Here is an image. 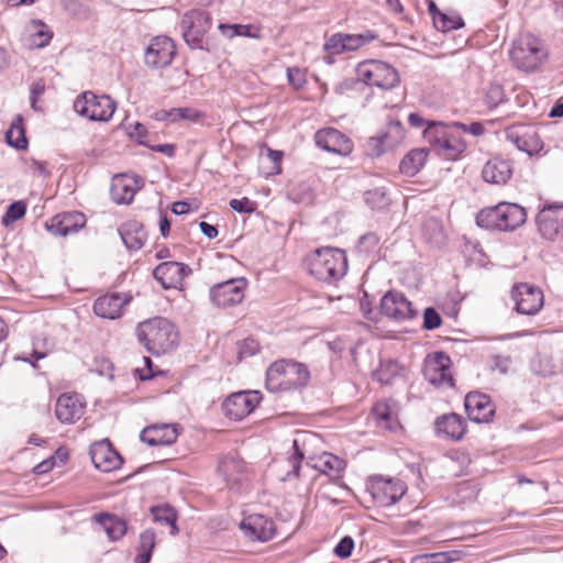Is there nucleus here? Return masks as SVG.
Here are the masks:
<instances>
[{
    "instance_id": "58836bf2",
    "label": "nucleus",
    "mask_w": 563,
    "mask_h": 563,
    "mask_svg": "<svg viewBox=\"0 0 563 563\" xmlns=\"http://www.w3.org/2000/svg\"><path fill=\"white\" fill-rule=\"evenodd\" d=\"M34 32L31 34V47L42 48L49 44L53 38V32L41 20L34 19L31 21Z\"/></svg>"
},
{
    "instance_id": "cd10ccee",
    "label": "nucleus",
    "mask_w": 563,
    "mask_h": 563,
    "mask_svg": "<svg viewBox=\"0 0 563 563\" xmlns=\"http://www.w3.org/2000/svg\"><path fill=\"white\" fill-rule=\"evenodd\" d=\"M143 442L151 446L170 445L178 438L176 424H153L144 428L140 434Z\"/></svg>"
},
{
    "instance_id": "72a5a7b5",
    "label": "nucleus",
    "mask_w": 563,
    "mask_h": 563,
    "mask_svg": "<svg viewBox=\"0 0 563 563\" xmlns=\"http://www.w3.org/2000/svg\"><path fill=\"white\" fill-rule=\"evenodd\" d=\"M428 157V152L424 148H415L404 156L399 164L401 174L412 177L417 175L423 167Z\"/></svg>"
},
{
    "instance_id": "6e6d98bb",
    "label": "nucleus",
    "mask_w": 563,
    "mask_h": 563,
    "mask_svg": "<svg viewBox=\"0 0 563 563\" xmlns=\"http://www.w3.org/2000/svg\"><path fill=\"white\" fill-rule=\"evenodd\" d=\"M457 132L468 133L473 136H481L485 133V128L481 122H472L471 124L462 122H452Z\"/></svg>"
},
{
    "instance_id": "4be33fe9",
    "label": "nucleus",
    "mask_w": 563,
    "mask_h": 563,
    "mask_svg": "<svg viewBox=\"0 0 563 563\" xmlns=\"http://www.w3.org/2000/svg\"><path fill=\"white\" fill-rule=\"evenodd\" d=\"M86 224V217L79 211L63 212L54 216L47 223V231L55 236H67L78 232Z\"/></svg>"
},
{
    "instance_id": "f704fd0d",
    "label": "nucleus",
    "mask_w": 563,
    "mask_h": 563,
    "mask_svg": "<svg viewBox=\"0 0 563 563\" xmlns=\"http://www.w3.org/2000/svg\"><path fill=\"white\" fill-rule=\"evenodd\" d=\"M95 518L96 521L104 528L111 540H119L126 533L128 527L125 520L115 515L100 512L97 514Z\"/></svg>"
},
{
    "instance_id": "680f3d73",
    "label": "nucleus",
    "mask_w": 563,
    "mask_h": 563,
    "mask_svg": "<svg viewBox=\"0 0 563 563\" xmlns=\"http://www.w3.org/2000/svg\"><path fill=\"white\" fill-rule=\"evenodd\" d=\"M152 118L156 121H166L169 123H175L177 122L176 108H172L169 110H157L153 113Z\"/></svg>"
},
{
    "instance_id": "c03bdc74",
    "label": "nucleus",
    "mask_w": 563,
    "mask_h": 563,
    "mask_svg": "<svg viewBox=\"0 0 563 563\" xmlns=\"http://www.w3.org/2000/svg\"><path fill=\"white\" fill-rule=\"evenodd\" d=\"M343 36L346 52L356 51L365 44L377 38V34L373 31H366L361 34L343 33Z\"/></svg>"
},
{
    "instance_id": "09e8293b",
    "label": "nucleus",
    "mask_w": 563,
    "mask_h": 563,
    "mask_svg": "<svg viewBox=\"0 0 563 563\" xmlns=\"http://www.w3.org/2000/svg\"><path fill=\"white\" fill-rule=\"evenodd\" d=\"M505 91L504 88L498 84H493L487 88L485 93V104L489 108H496L498 104L504 102Z\"/></svg>"
},
{
    "instance_id": "2eb2a0df",
    "label": "nucleus",
    "mask_w": 563,
    "mask_h": 563,
    "mask_svg": "<svg viewBox=\"0 0 563 563\" xmlns=\"http://www.w3.org/2000/svg\"><path fill=\"white\" fill-rule=\"evenodd\" d=\"M176 45L170 37L155 36L145 51V64L151 68H164L172 64Z\"/></svg>"
},
{
    "instance_id": "774afa93",
    "label": "nucleus",
    "mask_w": 563,
    "mask_h": 563,
    "mask_svg": "<svg viewBox=\"0 0 563 563\" xmlns=\"http://www.w3.org/2000/svg\"><path fill=\"white\" fill-rule=\"evenodd\" d=\"M199 228L201 232L210 240L216 239L218 236L219 231L216 225L202 221L199 223Z\"/></svg>"
},
{
    "instance_id": "37998d69",
    "label": "nucleus",
    "mask_w": 563,
    "mask_h": 563,
    "mask_svg": "<svg viewBox=\"0 0 563 563\" xmlns=\"http://www.w3.org/2000/svg\"><path fill=\"white\" fill-rule=\"evenodd\" d=\"M365 202L375 210H385L390 203L387 191L384 188H374L365 192Z\"/></svg>"
},
{
    "instance_id": "6e6552de",
    "label": "nucleus",
    "mask_w": 563,
    "mask_h": 563,
    "mask_svg": "<svg viewBox=\"0 0 563 563\" xmlns=\"http://www.w3.org/2000/svg\"><path fill=\"white\" fill-rule=\"evenodd\" d=\"M356 71L358 78L368 86L388 90L399 82L397 70L389 64L380 60L372 59L360 63Z\"/></svg>"
},
{
    "instance_id": "dca6fc26",
    "label": "nucleus",
    "mask_w": 563,
    "mask_h": 563,
    "mask_svg": "<svg viewBox=\"0 0 563 563\" xmlns=\"http://www.w3.org/2000/svg\"><path fill=\"white\" fill-rule=\"evenodd\" d=\"M258 391H239L230 395L222 404L223 412L233 420H242L260 404Z\"/></svg>"
},
{
    "instance_id": "603ef678",
    "label": "nucleus",
    "mask_w": 563,
    "mask_h": 563,
    "mask_svg": "<svg viewBox=\"0 0 563 563\" xmlns=\"http://www.w3.org/2000/svg\"><path fill=\"white\" fill-rule=\"evenodd\" d=\"M442 323L440 313L433 308L428 307L423 311V328L426 330L438 329Z\"/></svg>"
},
{
    "instance_id": "49530a36",
    "label": "nucleus",
    "mask_w": 563,
    "mask_h": 563,
    "mask_svg": "<svg viewBox=\"0 0 563 563\" xmlns=\"http://www.w3.org/2000/svg\"><path fill=\"white\" fill-rule=\"evenodd\" d=\"M398 375V364L393 360L382 361L379 367L374 372L375 378L385 385L393 383V379Z\"/></svg>"
},
{
    "instance_id": "a19ab883",
    "label": "nucleus",
    "mask_w": 563,
    "mask_h": 563,
    "mask_svg": "<svg viewBox=\"0 0 563 563\" xmlns=\"http://www.w3.org/2000/svg\"><path fill=\"white\" fill-rule=\"evenodd\" d=\"M345 461L331 454L323 453L319 459V465L317 466L322 473L332 474L335 477H340L341 473L345 468Z\"/></svg>"
},
{
    "instance_id": "0eeeda50",
    "label": "nucleus",
    "mask_w": 563,
    "mask_h": 563,
    "mask_svg": "<svg viewBox=\"0 0 563 563\" xmlns=\"http://www.w3.org/2000/svg\"><path fill=\"white\" fill-rule=\"evenodd\" d=\"M117 108L115 101L107 95L85 91L74 102L75 111L90 121H109Z\"/></svg>"
},
{
    "instance_id": "39448f33",
    "label": "nucleus",
    "mask_w": 563,
    "mask_h": 563,
    "mask_svg": "<svg viewBox=\"0 0 563 563\" xmlns=\"http://www.w3.org/2000/svg\"><path fill=\"white\" fill-rule=\"evenodd\" d=\"M527 220L525 208L517 203L500 202L482 209L476 216V223L487 230L512 231Z\"/></svg>"
},
{
    "instance_id": "338daca9",
    "label": "nucleus",
    "mask_w": 563,
    "mask_h": 563,
    "mask_svg": "<svg viewBox=\"0 0 563 563\" xmlns=\"http://www.w3.org/2000/svg\"><path fill=\"white\" fill-rule=\"evenodd\" d=\"M267 157L274 164L272 169L276 174L280 173V163H282V158H283V152L267 148Z\"/></svg>"
},
{
    "instance_id": "de8ad7c7",
    "label": "nucleus",
    "mask_w": 563,
    "mask_h": 563,
    "mask_svg": "<svg viewBox=\"0 0 563 563\" xmlns=\"http://www.w3.org/2000/svg\"><path fill=\"white\" fill-rule=\"evenodd\" d=\"M26 212V203L24 201H14L11 205H9L3 218L2 223L4 225H9L10 223H13L20 219H22L25 216Z\"/></svg>"
},
{
    "instance_id": "ddd939ff",
    "label": "nucleus",
    "mask_w": 563,
    "mask_h": 563,
    "mask_svg": "<svg viewBox=\"0 0 563 563\" xmlns=\"http://www.w3.org/2000/svg\"><path fill=\"white\" fill-rule=\"evenodd\" d=\"M536 222L540 234L550 241L563 235V203L544 205L538 212Z\"/></svg>"
},
{
    "instance_id": "e2e57ef3",
    "label": "nucleus",
    "mask_w": 563,
    "mask_h": 563,
    "mask_svg": "<svg viewBox=\"0 0 563 563\" xmlns=\"http://www.w3.org/2000/svg\"><path fill=\"white\" fill-rule=\"evenodd\" d=\"M258 351V344L256 341L252 339H246L243 341L240 347V356L241 357H247L256 354Z\"/></svg>"
},
{
    "instance_id": "5fc2aeb1",
    "label": "nucleus",
    "mask_w": 563,
    "mask_h": 563,
    "mask_svg": "<svg viewBox=\"0 0 563 563\" xmlns=\"http://www.w3.org/2000/svg\"><path fill=\"white\" fill-rule=\"evenodd\" d=\"M128 134L131 139L135 140L139 144L147 145L146 137H147L148 132L144 124H142L140 122L129 124Z\"/></svg>"
},
{
    "instance_id": "e433bc0d",
    "label": "nucleus",
    "mask_w": 563,
    "mask_h": 563,
    "mask_svg": "<svg viewBox=\"0 0 563 563\" xmlns=\"http://www.w3.org/2000/svg\"><path fill=\"white\" fill-rule=\"evenodd\" d=\"M292 449H294V452L286 460L285 465H284L285 473H280V479L283 482L290 481L291 478H297L299 476L301 461L305 457V453L299 446L298 439H295L292 441Z\"/></svg>"
},
{
    "instance_id": "6ab92c4d",
    "label": "nucleus",
    "mask_w": 563,
    "mask_h": 563,
    "mask_svg": "<svg viewBox=\"0 0 563 563\" xmlns=\"http://www.w3.org/2000/svg\"><path fill=\"white\" fill-rule=\"evenodd\" d=\"M190 273V267L184 263L164 262L154 268L153 276L163 288L170 289L178 288Z\"/></svg>"
},
{
    "instance_id": "864d4df0",
    "label": "nucleus",
    "mask_w": 563,
    "mask_h": 563,
    "mask_svg": "<svg viewBox=\"0 0 563 563\" xmlns=\"http://www.w3.org/2000/svg\"><path fill=\"white\" fill-rule=\"evenodd\" d=\"M232 210L239 213H252L256 210V202L243 197L241 199H231L229 202Z\"/></svg>"
},
{
    "instance_id": "7c9ffc66",
    "label": "nucleus",
    "mask_w": 563,
    "mask_h": 563,
    "mask_svg": "<svg viewBox=\"0 0 563 563\" xmlns=\"http://www.w3.org/2000/svg\"><path fill=\"white\" fill-rule=\"evenodd\" d=\"M438 435L452 440H461L466 431V423L456 413L443 415L435 420Z\"/></svg>"
},
{
    "instance_id": "f8f14e48",
    "label": "nucleus",
    "mask_w": 563,
    "mask_h": 563,
    "mask_svg": "<svg viewBox=\"0 0 563 563\" xmlns=\"http://www.w3.org/2000/svg\"><path fill=\"white\" fill-rule=\"evenodd\" d=\"M245 278H231L213 285L210 288L209 297L214 306L227 308L242 302L245 296Z\"/></svg>"
},
{
    "instance_id": "473e14b6",
    "label": "nucleus",
    "mask_w": 563,
    "mask_h": 563,
    "mask_svg": "<svg viewBox=\"0 0 563 563\" xmlns=\"http://www.w3.org/2000/svg\"><path fill=\"white\" fill-rule=\"evenodd\" d=\"M507 136L519 151H522L530 156L539 153L543 148V143L534 131L525 132L523 134L508 132Z\"/></svg>"
},
{
    "instance_id": "13d9d810",
    "label": "nucleus",
    "mask_w": 563,
    "mask_h": 563,
    "mask_svg": "<svg viewBox=\"0 0 563 563\" xmlns=\"http://www.w3.org/2000/svg\"><path fill=\"white\" fill-rule=\"evenodd\" d=\"M354 548V541L351 537L346 536L340 540V542L334 548V553L341 558L346 559L352 554Z\"/></svg>"
},
{
    "instance_id": "ea45409f",
    "label": "nucleus",
    "mask_w": 563,
    "mask_h": 563,
    "mask_svg": "<svg viewBox=\"0 0 563 563\" xmlns=\"http://www.w3.org/2000/svg\"><path fill=\"white\" fill-rule=\"evenodd\" d=\"M433 24L437 30L445 33L463 27L464 21L457 13L448 14L441 11H437L434 14Z\"/></svg>"
},
{
    "instance_id": "423d86ee",
    "label": "nucleus",
    "mask_w": 563,
    "mask_h": 563,
    "mask_svg": "<svg viewBox=\"0 0 563 563\" xmlns=\"http://www.w3.org/2000/svg\"><path fill=\"white\" fill-rule=\"evenodd\" d=\"M509 54L514 65L523 71L537 69L547 56L540 40L531 34L517 38Z\"/></svg>"
},
{
    "instance_id": "c9c22d12",
    "label": "nucleus",
    "mask_w": 563,
    "mask_h": 563,
    "mask_svg": "<svg viewBox=\"0 0 563 563\" xmlns=\"http://www.w3.org/2000/svg\"><path fill=\"white\" fill-rule=\"evenodd\" d=\"M151 514L155 522L168 526L170 528V534L176 536L178 533L177 527V511L168 504L158 505L151 507Z\"/></svg>"
},
{
    "instance_id": "69168bd1",
    "label": "nucleus",
    "mask_w": 563,
    "mask_h": 563,
    "mask_svg": "<svg viewBox=\"0 0 563 563\" xmlns=\"http://www.w3.org/2000/svg\"><path fill=\"white\" fill-rule=\"evenodd\" d=\"M433 556L434 563H450L457 559L456 551H448V552H434L431 553Z\"/></svg>"
},
{
    "instance_id": "9b49d317",
    "label": "nucleus",
    "mask_w": 563,
    "mask_h": 563,
    "mask_svg": "<svg viewBox=\"0 0 563 563\" xmlns=\"http://www.w3.org/2000/svg\"><path fill=\"white\" fill-rule=\"evenodd\" d=\"M451 366L452 361L445 352H435L424 360L423 376L435 387H453L454 378Z\"/></svg>"
},
{
    "instance_id": "b1692460",
    "label": "nucleus",
    "mask_w": 563,
    "mask_h": 563,
    "mask_svg": "<svg viewBox=\"0 0 563 563\" xmlns=\"http://www.w3.org/2000/svg\"><path fill=\"white\" fill-rule=\"evenodd\" d=\"M85 410L82 396L74 394H63L58 397L55 406L56 418L62 423H74L81 418Z\"/></svg>"
},
{
    "instance_id": "8fccbe9b",
    "label": "nucleus",
    "mask_w": 563,
    "mask_h": 563,
    "mask_svg": "<svg viewBox=\"0 0 563 563\" xmlns=\"http://www.w3.org/2000/svg\"><path fill=\"white\" fill-rule=\"evenodd\" d=\"M323 48L325 52L333 54V55H338V54H342V53L346 52L343 33L332 34L325 41Z\"/></svg>"
},
{
    "instance_id": "a878e982",
    "label": "nucleus",
    "mask_w": 563,
    "mask_h": 563,
    "mask_svg": "<svg viewBox=\"0 0 563 563\" xmlns=\"http://www.w3.org/2000/svg\"><path fill=\"white\" fill-rule=\"evenodd\" d=\"M131 299V296L120 292L101 296L95 300L93 312L103 319L114 320L121 316L123 307Z\"/></svg>"
},
{
    "instance_id": "0e129e2a",
    "label": "nucleus",
    "mask_w": 563,
    "mask_h": 563,
    "mask_svg": "<svg viewBox=\"0 0 563 563\" xmlns=\"http://www.w3.org/2000/svg\"><path fill=\"white\" fill-rule=\"evenodd\" d=\"M373 412L378 420L389 421L391 419V412L388 406L384 402H377L373 407Z\"/></svg>"
},
{
    "instance_id": "aec40b11",
    "label": "nucleus",
    "mask_w": 563,
    "mask_h": 563,
    "mask_svg": "<svg viewBox=\"0 0 563 563\" xmlns=\"http://www.w3.org/2000/svg\"><path fill=\"white\" fill-rule=\"evenodd\" d=\"M89 454L95 467L104 473L118 470L123 462V459L112 448L109 440L93 443Z\"/></svg>"
},
{
    "instance_id": "4d7b16f0",
    "label": "nucleus",
    "mask_w": 563,
    "mask_h": 563,
    "mask_svg": "<svg viewBox=\"0 0 563 563\" xmlns=\"http://www.w3.org/2000/svg\"><path fill=\"white\" fill-rule=\"evenodd\" d=\"M177 113V122L180 120H186L189 122H198L200 121L205 114L199 110L190 107L185 108H176Z\"/></svg>"
},
{
    "instance_id": "20e7f679",
    "label": "nucleus",
    "mask_w": 563,
    "mask_h": 563,
    "mask_svg": "<svg viewBox=\"0 0 563 563\" xmlns=\"http://www.w3.org/2000/svg\"><path fill=\"white\" fill-rule=\"evenodd\" d=\"M423 137L439 156L449 161H456L467 148L461 132L452 123L429 121Z\"/></svg>"
},
{
    "instance_id": "2f4dec72",
    "label": "nucleus",
    "mask_w": 563,
    "mask_h": 563,
    "mask_svg": "<svg viewBox=\"0 0 563 563\" xmlns=\"http://www.w3.org/2000/svg\"><path fill=\"white\" fill-rule=\"evenodd\" d=\"M119 234L123 244L130 251H139L143 247L146 240V232L141 222L131 220L119 228Z\"/></svg>"
},
{
    "instance_id": "f03ea898",
    "label": "nucleus",
    "mask_w": 563,
    "mask_h": 563,
    "mask_svg": "<svg viewBox=\"0 0 563 563\" xmlns=\"http://www.w3.org/2000/svg\"><path fill=\"white\" fill-rule=\"evenodd\" d=\"M310 380L308 367L295 360H277L266 371L265 386L272 393L291 391L306 387Z\"/></svg>"
},
{
    "instance_id": "f3484780",
    "label": "nucleus",
    "mask_w": 563,
    "mask_h": 563,
    "mask_svg": "<svg viewBox=\"0 0 563 563\" xmlns=\"http://www.w3.org/2000/svg\"><path fill=\"white\" fill-rule=\"evenodd\" d=\"M511 297L516 303V311L521 314L533 316L543 306L542 291L528 284H520L512 288Z\"/></svg>"
},
{
    "instance_id": "c756f323",
    "label": "nucleus",
    "mask_w": 563,
    "mask_h": 563,
    "mask_svg": "<svg viewBox=\"0 0 563 563\" xmlns=\"http://www.w3.org/2000/svg\"><path fill=\"white\" fill-rule=\"evenodd\" d=\"M512 176V166L509 161L500 157L489 159L482 169V177L486 183L505 185Z\"/></svg>"
},
{
    "instance_id": "79ce46f5",
    "label": "nucleus",
    "mask_w": 563,
    "mask_h": 563,
    "mask_svg": "<svg viewBox=\"0 0 563 563\" xmlns=\"http://www.w3.org/2000/svg\"><path fill=\"white\" fill-rule=\"evenodd\" d=\"M7 143L16 148L24 150L27 146V139L25 136V130L22 125V120L19 118L18 122H13L10 129L5 133Z\"/></svg>"
},
{
    "instance_id": "a18cd8bd",
    "label": "nucleus",
    "mask_w": 563,
    "mask_h": 563,
    "mask_svg": "<svg viewBox=\"0 0 563 563\" xmlns=\"http://www.w3.org/2000/svg\"><path fill=\"white\" fill-rule=\"evenodd\" d=\"M218 29L228 38H233L234 36L258 37L256 33L252 32L253 26L250 24L220 23Z\"/></svg>"
},
{
    "instance_id": "bb28decb",
    "label": "nucleus",
    "mask_w": 563,
    "mask_h": 563,
    "mask_svg": "<svg viewBox=\"0 0 563 563\" xmlns=\"http://www.w3.org/2000/svg\"><path fill=\"white\" fill-rule=\"evenodd\" d=\"M404 137L405 128L402 123L399 120H390L382 135L369 140V143H373L375 147L373 154L376 156L382 155L386 150L397 146Z\"/></svg>"
},
{
    "instance_id": "c85d7f7f",
    "label": "nucleus",
    "mask_w": 563,
    "mask_h": 563,
    "mask_svg": "<svg viewBox=\"0 0 563 563\" xmlns=\"http://www.w3.org/2000/svg\"><path fill=\"white\" fill-rule=\"evenodd\" d=\"M218 472L231 488L238 485L246 472V465L236 452L223 455L218 464Z\"/></svg>"
},
{
    "instance_id": "bf43d9fd",
    "label": "nucleus",
    "mask_w": 563,
    "mask_h": 563,
    "mask_svg": "<svg viewBox=\"0 0 563 563\" xmlns=\"http://www.w3.org/2000/svg\"><path fill=\"white\" fill-rule=\"evenodd\" d=\"M539 363V369L538 373L542 376H551L555 374V364L553 363L552 358L547 355H540L538 358Z\"/></svg>"
},
{
    "instance_id": "3c124183",
    "label": "nucleus",
    "mask_w": 563,
    "mask_h": 563,
    "mask_svg": "<svg viewBox=\"0 0 563 563\" xmlns=\"http://www.w3.org/2000/svg\"><path fill=\"white\" fill-rule=\"evenodd\" d=\"M287 79L291 87L300 90L307 84L306 74L298 67H289L287 69Z\"/></svg>"
},
{
    "instance_id": "1a4fd4ad",
    "label": "nucleus",
    "mask_w": 563,
    "mask_h": 563,
    "mask_svg": "<svg viewBox=\"0 0 563 563\" xmlns=\"http://www.w3.org/2000/svg\"><path fill=\"white\" fill-rule=\"evenodd\" d=\"M212 19L208 11L203 9H192L187 11L180 21V29L185 42L191 48H202L205 34L210 30Z\"/></svg>"
},
{
    "instance_id": "7ed1b4c3",
    "label": "nucleus",
    "mask_w": 563,
    "mask_h": 563,
    "mask_svg": "<svg viewBox=\"0 0 563 563\" xmlns=\"http://www.w3.org/2000/svg\"><path fill=\"white\" fill-rule=\"evenodd\" d=\"M305 266L316 279L334 284L346 274L347 258L341 249L320 247L306 257Z\"/></svg>"
},
{
    "instance_id": "5701e85b",
    "label": "nucleus",
    "mask_w": 563,
    "mask_h": 563,
    "mask_svg": "<svg viewBox=\"0 0 563 563\" xmlns=\"http://www.w3.org/2000/svg\"><path fill=\"white\" fill-rule=\"evenodd\" d=\"M240 528L252 540L266 542L273 539L276 531L274 521L263 515L253 514L244 518Z\"/></svg>"
},
{
    "instance_id": "4468645a",
    "label": "nucleus",
    "mask_w": 563,
    "mask_h": 563,
    "mask_svg": "<svg viewBox=\"0 0 563 563\" xmlns=\"http://www.w3.org/2000/svg\"><path fill=\"white\" fill-rule=\"evenodd\" d=\"M380 311L387 318L398 322L415 319L418 314L412 303L398 290H389L383 296Z\"/></svg>"
},
{
    "instance_id": "a211bd4d",
    "label": "nucleus",
    "mask_w": 563,
    "mask_h": 563,
    "mask_svg": "<svg viewBox=\"0 0 563 563\" xmlns=\"http://www.w3.org/2000/svg\"><path fill=\"white\" fill-rule=\"evenodd\" d=\"M318 147L333 154L346 156L353 150V142L341 131L334 128L319 130L314 134Z\"/></svg>"
},
{
    "instance_id": "052dcab7",
    "label": "nucleus",
    "mask_w": 563,
    "mask_h": 563,
    "mask_svg": "<svg viewBox=\"0 0 563 563\" xmlns=\"http://www.w3.org/2000/svg\"><path fill=\"white\" fill-rule=\"evenodd\" d=\"M511 364L510 356L496 355L492 360V371H497L500 374H507Z\"/></svg>"
},
{
    "instance_id": "4c0bfd02",
    "label": "nucleus",
    "mask_w": 563,
    "mask_h": 563,
    "mask_svg": "<svg viewBox=\"0 0 563 563\" xmlns=\"http://www.w3.org/2000/svg\"><path fill=\"white\" fill-rule=\"evenodd\" d=\"M155 545L156 533L153 529H146L141 532L139 538V552L134 558V563H150Z\"/></svg>"
},
{
    "instance_id": "393cba45",
    "label": "nucleus",
    "mask_w": 563,
    "mask_h": 563,
    "mask_svg": "<svg viewBox=\"0 0 563 563\" xmlns=\"http://www.w3.org/2000/svg\"><path fill=\"white\" fill-rule=\"evenodd\" d=\"M143 184V179L137 176L120 175L114 177L110 190L112 200L118 205L131 203Z\"/></svg>"
},
{
    "instance_id": "412c9836",
    "label": "nucleus",
    "mask_w": 563,
    "mask_h": 563,
    "mask_svg": "<svg viewBox=\"0 0 563 563\" xmlns=\"http://www.w3.org/2000/svg\"><path fill=\"white\" fill-rule=\"evenodd\" d=\"M464 406L470 420L476 423L489 422L495 413V406L489 396L483 393H468Z\"/></svg>"
},
{
    "instance_id": "9d476101",
    "label": "nucleus",
    "mask_w": 563,
    "mask_h": 563,
    "mask_svg": "<svg viewBox=\"0 0 563 563\" xmlns=\"http://www.w3.org/2000/svg\"><path fill=\"white\" fill-rule=\"evenodd\" d=\"M367 490L378 506L388 507L402 498L407 492V486L399 478L375 475L369 477Z\"/></svg>"
},
{
    "instance_id": "f257e3e1",
    "label": "nucleus",
    "mask_w": 563,
    "mask_h": 563,
    "mask_svg": "<svg viewBox=\"0 0 563 563\" xmlns=\"http://www.w3.org/2000/svg\"><path fill=\"white\" fill-rule=\"evenodd\" d=\"M136 336L145 350L155 356L173 351L179 343V333L175 324L163 317L139 323Z\"/></svg>"
}]
</instances>
